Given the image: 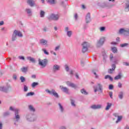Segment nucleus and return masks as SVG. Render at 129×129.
Instances as JSON below:
<instances>
[{"mask_svg":"<svg viewBox=\"0 0 129 129\" xmlns=\"http://www.w3.org/2000/svg\"><path fill=\"white\" fill-rule=\"evenodd\" d=\"M16 36H18V37H23V34H22V33L21 32L15 30L12 36L13 41H15V40H16Z\"/></svg>","mask_w":129,"mask_h":129,"instance_id":"f257e3e1","label":"nucleus"},{"mask_svg":"<svg viewBox=\"0 0 129 129\" xmlns=\"http://www.w3.org/2000/svg\"><path fill=\"white\" fill-rule=\"evenodd\" d=\"M83 46L82 48V52L83 53H85V52H87V50H88V43L87 42H84L82 44Z\"/></svg>","mask_w":129,"mask_h":129,"instance_id":"f03ea898","label":"nucleus"},{"mask_svg":"<svg viewBox=\"0 0 129 129\" xmlns=\"http://www.w3.org/2000/svg\"><path fill=\"white\" fill-rule=\"evenodd\" d=\"M59 19V15H54V14H51L49 17L48 20L49 21H51L52 20H53L54 21H57Z\"/></svg>","mask_w":129,"mask_h":129,"instance_id":"7ed1b4c3","label":"nucleus"},{"mask_svg":"<svg viewBox=\"0 0 129 129\" xmlns=\"http://www.w3.org/2000/svg\"><path fill=\"white\" fill-rule=\"evenodd\" d=\"M47 59H39V64L40 65V66H42V67H45L46 65H47Z\"/></svg>","mask_w":129,"mask_h":129,"instance_id":"20e7f679","label":"nucleus"},{"mask_svg":"<svg viewBox=\"0 0 129 129\" xmlns=\"http://www.w3.org/2000/svg\"><path fill=\"white\" fill-rule=\"evenodd\" d=\"M94 92L100 91V92H102V85L100 84H98V88H94Z\"/></svg>","mask_w":129,"mask_h":129,"instance_id":"39448f33","label":"nucleus"},{"mask_svg":"<svg viewBox=\"0 0 129 129\" xmlns=\"http://www.w3.org/2000/svg\"><path fill=\"white\" fill-rule=\"evenodd\" d=\"M10 110H14V111H15V116L17 119H18V118H20V115L18 114L19 112L18 109H15L13 108V107H10Z\"/></svg>","mask_w":129,"mask_h":129,"instance_id":"423d86ee","label":"nucleus"},{"mask_svg":"<svg viewBox=\"0 0 129 129\" xmlns=\"http://www.w3.org/2000/svg\"><path fill=\"white\" fill-rule=\"evenodd\" d=\"M46 92H48V93H49V94H53L55 97H58V94L56 93L55 90H52L51 91H50L49 90H46Z\"/></svg>","mask_w":129,"mask_h":129,"instance_id":"0eeeda50","label":"nucleus"},{"mask_svg":"<svg viewBox=\"0 0 129 129\" xmlns=\"http://www.w3.org/2000/svg\"><path fill=\"white\" fill-rule=\"evenodd\" d=\"M104 41H105V38L104 37L101 38L97 43V46L100 47V46H102V45H103V43H104Z\"/></svg>","mask_w":129,"mask_h":129,"instance_id":"6e6552de","label":"nucleus"},{"mask_svg":"<svg viewBox=\"0 0 129 129\" xmlns=\"http://www.w3.org/2000/svg\"><path fill=\"white\" fill-rule=\"evenodd\" d=\"M113 115L114 116H115V117H117V119L116 121V123L119 122V121L122 119V116H119L117 113H114Z\"/></svg>","mask_w":129,"mask_h":129,"instance_id":"1a4fd4ad","label":"nucleus"},{"mask_svg":"<svg viewBox=\"0 0 129 129\" xmlns=\"http://www.w3.org/2000/svg\"><path fill=\"white\" fill-rule=\"evenodd\" d=\"M67 85H68V86H70L71 87H73V88H76L77 86L76 85L68 81L66 82Z\"/></svg>","mask_w":129,"mask_h":129,"instance_id":"9d476101","label":"nucleus"},{"mask_svg":"<svg viewBox=\"0 0 129 129\" xmlns=\"http://www.w3.org/2000/svg\"><path fill=\"white\" fill-rule=\"evenodd\" d=\"M91 108H93V109L101 108V105H93L91 106Z\"/></svg>","mask_w":129,"mask_h":129,"instance_id":"9b49d317","label":"nucleus"},{"mask_svg":"<svg viewBox=\"0 0 129 129\" xmlns=\"http://www.w3.org/2000/svg\"><path fill=\"white\" fill-rule=\"evenodd\" d=\"M115 70V64H112V69H110L108 70V73L110 74L112 73V72L114 71Z\"/></svg>","mask_w":129,"mask_h":129,"instance_id":"f8f14e48","label":"nucleus"},{"mask_svg":"<svg viewBox=\"0 0 129 129\" xmlns=\"http://www.w3.org/2000/svg\"><path fill=\"white\" fill-rule=\"evenodd\" d=\"M27 4L30 5V7H33L35 5V2L33 0H28Z\"/></svg>","mask_w":129,"mask_h":129,"instance_id":"ddd939ff","label":"nucleus"},{"mask_svg":"<svg viewBox=\"0 0 129 129\" xmlns=\"http://www.w3.org/2000/svg\"><path fill=\"white\" fill-rule=\"evenodd\" d=\"M86 21L87 23H89V22H90V13L87 14L86 17Z\"/></svg>","mask_w":129,"mask_h":129,"instance_id":"4468645a","label":"nucleus"},{"mask_svg":"<svg viewBox=\"0 0 129 129\" xmlns=\"http://www.w3.org/2000/svg\"><path fill=\"white\" fill-rule=\"evenodd\" d=\"M1 91H3L4 92H8L9 90V88H5L4 87H0Z\"/></svg>","mask_w":129,"mask_h":129,"instance_id":"2eb2a0df","label":"nucleus"},{"mask_svg":"<svg viewBox=\"0 0 129 129\" xmlns=\"http://www.w3.org/2000/svg\"><path fill=\"white\" fill-rule=\"evenodd\" d=\"M40 44H41V45H46L47 43H48V42L47 41V40H45L44 39H41L39 41Z\"/></svg>","mask_w":129,"mask_h":129,"instance_id":"dca6fc26","label":"nucleus"},{"mask_svg":"<svg viewBox=\"0 0 129 129\" xmlns=\"http://www.w3.org/2000/svg\"><path fill=\"white\" fill-rule=\"evenodd\" d=\"M60 89H61L62 91L63 92H66V93H68V89L66 87H62V86H60Z\"/></svg>","mask_w":129,"mask_h":129,"instance_id":"f3484780","label":"nucleus"},{"mask_svg":"<svg viewBox=\"0 0 129 129\" xmlns=\"http://www.w3.org/2000/svg\"><path fill=\"white\" fill-rule=\"evenodd\" d=\"M27 58L28 60L30 61V62H32V63H35V58H34L31 56H28Z\"/></svg>","mask_w":129,"mask_h":129,"instance_id":"a211bd4d","label":"nucleus"},{"mask_svg":"<svg viewBox=\"0 0 129 129\" xmlns=\"http://www.w3.org/2000/svg\"><path fill=\"white\" fill-rule=\"evenodd\" d=\"M107 106L106 107L105 109H106V110H108V109H109V108H110V107H111L112 104L110 103H107Z\"/></svg>","mask_w":129,"mask_h":129,"instance_id":"6ab92c4d","label":"nucleus"},{"mask_svg":"<svg viewBox=\"0 0 129 129\" xmlns=\"http://www.w3.org/2000/svg\"><path fill=\"white\" fill-rule=\"evenodd\" d=\"M50 5H54V4H55L56 3V0H47Z\"/></svg>","mask_w":129,"mask_h":129,"instance_id":"aec40b11","label":"nucleus"},{"mask_svg":"<svg viewBox=\"0 0 129 129\" xmlns=\"http://www.w3.org/2000/svg\"><path fill=\"white\" fill-rule=\"evenodd\" d=\"M59 68H60V67H59V66L58 65L55 64L53 66L54 71H56V70H59Z\"/></svg>","mask_w":129,"mask_h":129,"instance_id":"412c9836","label":"nucleus"},{"mask_svg":"<svg viewBox=\"0 0 129 129\" xmlns=\"http://www.w3.org/2000/svg\"><path fill=\"white\" fill-rule=\"evenodd\" d=\"M109 79L110 81H112L113 79L111 77H110L109 75H106L105 76V79Z\"/></svg>","mask_w":129,"mask_h":129,"instance_id":"4be33fe9","label":"nucleus"},{"mask_svg":"<svg viewBox=\"0 0 129 129\" xmlns=\"http://www.w3.org/2000/svg\"><path fill=\"white\" fill-rule=\"evenodd\" d=\"M111 50L113 53H116L117 52V49L115 47H111Z\"/></svg>","mask_w":129,"mask_h":129,"instance_id":"5701e85b","label":"nucleus"},{"mask_svg":"<svg viewBox=\"0 0 129 129\" xmlns=\"http://www.w3.org/2000/svg\"><path fill=\"white\" fill-rule=\"evenodd\" d=\"M21 70L22 72L26 73L27 71H28V68L23 67V68L21 69Z\"/></svg>","mask_w":129,"mask_h":129,"instance_id":"b1692460","label":"nucleus"},{"mask_svg":"<svg viewBox=\"0 0 129 129\" xmlns=\"http://www.w3.org/2000/svg\"><path fill=\"white\" fill-rule=\"evenodd\" d=\"M121 78V76L120 75L116 76V77H114V80H118V79H120Z\"/></svg>","mask_w":129,"mask_h":129,"instance_id":"393cba45","label":"nucleus"},{"mask_svg":"<svg viewBox=\"0 0 129 129\" xmlns=\"http://www.w3.org/2000/svg\"><path fill=\"white\" fill-rule=\"evenodd\" d=\"M34 92H29L26 94V96H31L32 95H34Z\"/></svg>","mask_w":129,"mask_h":129,"instance_id":"a878e982","label":"nucleus"},{"mask_svg":"<svg viewBox=\"0 0 129 129\" xmlns=\"http://www.w3.org/2000/svg\"><path fill=\"white\" fill-rule=\"evenodd\" d=\"M81 93H82L83 94H87V92H86V91H85V90H84V89H82L81 90Z\"/></svg>","mask_w":129,"mask_h":129,"instance_id":"bb28decb","label":"nucleus"},{"mask_svg":"<svg viewBox=\"0 0 129 129\" xmlns=\"http://www.w3.org/2000/svg\"><path fill=\"white\" fill-rule=\"evenodd\" d=\"M29 108L30 110H31L32 111H35V108H34L33 107H32V105H29Z\"/></svg>","mask_w":129,"mask_h":129,"instance_id":"cd10ccee","label":"nucleus"},{"mask_svg":"<svg viewBox=\"0 0 129 129\" xmlns=\"http://www.w3.org/2000/svg\"><path fill=\"white\" fill-rule=\"evenodd\" d=\"M44 15H45V12L43 11H41L40 12V17L41 18H43L44 17Z\"/></svg>","mask_w":129,"mask_h":129,"instance_id":"c85d7f7f","label":"nucleus"},{"mask_svg":"<svg viewBox=\"0 0 129 129\" xmlns=\"http://www.w3.org/2000/svg\"><path fill=\"white\" fill-rule=\"evenodd\" d=\"M38 83L34 82L32 84V87H35V86H37V85H38Z\"/></svg>","mask_w":129,"mask_h":129,"instance_id":"c756f323","label":"nucleus"},{"mask_svg":"<svg viewBox=\"0 0 129 129\" xmlns=\"http://www.w3.org/2000/svg\"><path fill=\"white\" fill-rule=\"evenodd\" d=\"M67 35L69 37H71V35H72V31H68L67 32Z\"/></svg>","mask_w":129,"mask_h":129,"instance_id":"7c9ffc66","label":"nucleus"},{"mask_svg":"<svg viewBox=\"0 0 129 129\" xmlns=\"http://www.w3.org/2000/svg\"><path fill=\"white\" fill-rule=\"evenodd\" d=\"M42 51H43L44 54H46V55H49V52H48L45 49H43Z\"/></svg>","mask_w":129,"mask_h":129,"instance_id":"2f4dec72","label":"nucleus"},{"mask_svg":"<svg viewBox=\"0 0 129 129\" xmlns=\"http://www.w3.org/2000/svg\"><path fill=\"white\" fill-rule=\"evenodd\" d=\"M24 91H25V92L28 91V87H27V86L24 85Z\"/></svg>","mask_w":129,"mask_h":129,"instance_id":"473e14b6","label":"nucleus"},{"mask_svg":"<svg viewBox=\"0 0 129 129\" xmlns=\"http://www.w3.org/2000/svg\"><path fill=\"white\" fill-rule=\"evenodd\" d=\"M20 80L21 81V82H25V78L24 77H21Z\"/></svg>","mask_w":129,"mask_h":129,"instance_id":"72a5a7b5","label":"nucleus"},{"mask_svg":"<svg viewBox=\"0 0 129 129\" xmlns=\"http://www.w3.org/2000/svg\"><path fill=\"white\" fill-rule=\"evenodd\" d=\"M128 44L127 43H123L120 44V47H125V46H127Z\"/></svg>","mask_w":129,"mask_h":129,"instance_id":"f704fd0d","label":"nucleus"},{"mask_svg":"<svg viewBox=\"0 0 129 129\" xmlns=\"http://www.w3.org/2000/svg\"><path fill=\"white\" fill-rule=\"evenodd\" d=\"M58 105L59 106L60 109L61 110V111H63V107L61 105V104L58 103Z\"/></svg>","mask_w":129,"mask_h":129,"instance_id":"c9c22d12","label":"nucleus"},{"mask_svg":"<svg viewBox=\"0 0 129 129\" xmlns=\"http://www.w3.org/2000/svg\"><path fill=\"white\" fill-rule=\"evenodd\" d=\"M65 69H66V71H69V67H68V66H67V65H66Z\"/></svg>","mask_w":129,"mask_h":129,"instance_id":"e433bc0d","label":"nucleus"},{"mask_svg":"<svg viewBox=\"0 0 129 129\" xmlns=\"http://www.w3.org/2000/svg\"><path fill=\"white\" fill-rule=\"evenodd\" d=\"M100 30L101 31H104V30H105V27H100Z\"/></svg>","mask_w":129,"mask_h":129,"instance_id":"4c0bfd02","label":"nucleus"},{"mask_svg":"<svg viewBox=\"0 0 129 129\" xmlns=\"http://www.w3.org/2000/svg\"><path fill=\"white\" fill-rule=\"evenodd\" d=\"M113 58V54H110V60H112V59Z\"/></svg>","mask_w":129,"mask_h":129,"instance_id":"58836bf2","label":"nucleus"},{"mask_svg":"<svg viewBox=\"0 0 129 129\" xmlns=\"http://www.w3.org/2000/svg\"><path fill=\"white\" fill-rule=\"evenodd\" d=\"M119 98H120V99L122 98V92L120 93V94H119Z\"/></svg>","mask_w":129,"mask_h":129,"instance_id":"ea45409f","label":"nucleus"},{"mask_svg":"<svg viewBox=\"0 0 129 129\" xmlns=\"http://www.w3.org/2000/svg\"><path fill=\"white\" fill-rule=\"evenodd\" d=\"M109 89H110V90L113 89V86L112 85H110L109 86Z\"/></svg>","mask_w":129,"mask_h":129,"instance_id":"a19ab883","label":"nucleus"},{"mask_svg":"<svg viewBox=\"0 0 129 129\" xmlns=\"http://www.w3.org/2000/svg\"><path fill=\"white\" fill-rule=\"evenodd\" d=\"M19 59H22V60H25V57L24 56H19Z\"/></svg>","mask_w":129,"mask_h":129,"instance_id":"79ce46f5","label":"nucleus"},{"mask_svg":"<svg viewBox=\"0 0 129 129\" xmlns=\"http://www.w3.org/2000/svg\"><path fill=\"white\" fill-rule=\"evenodd\" d=\"M71 103L72 105H73V106H75V104L74 103V101H73V100H71Z\"/></svg>","mask_w":129,"mask_h":129,"instance_id":"37998d69","label":"nucleus"},{"mask_svg":"<svg viewBox=\"0 0 129 129\" xmlns=\"http://www.w3.org/2000/svg\"><path fill=\"white\" fill-rule=\"evenodd\" d=\"M26 12L27 14H31V10L30 9H27Z\"/></svg>","mask_w":129,"mask_h":129,"instance_id":"c03bdc74","label":"nucleus"},{"mask_svg":"<svg viewBox=\"0 0 129 129\" xmlns=\"http://www.w3.org/2000/svg\"><path fill=\"white\" fill-rule=\"evenodd\" d=\"M109 94L110 97L112 98V92H109Z\"/></svg>","mask_w":129,"mask_h":129,"instance_id":"a18cd8bd","label":"nucleus"},{"mask_svg":"<svg viewBox=\"0 0 129 129\" xmlns=\"http://www.w3.org/2000/svg\"><path fill=\"white\" fill-rule=\"evenodd\" d=\"M118 87H119L120 88H121V86H122L121 83H118Z\"/></svg>","mask_w":129,"mask_h":129,"instance_id":"49530a36","label":"nucleus"},{"mask_svg":"<svg viewBox=\"0 0 129 129\" xmlns=\"http://www.w3.org/2000/svg\"><path fill=\"white\" fill-rule=\"evenodd\" d=\"M59 48H60V46H56L55 47V50L57 51V50H59Z\"/></svg>","mask_w":129,"mask_h":129,"instance_id":"de8ad7c7","label":"nucleus"},{"mask_svg":"<svg viewBox=\"0 0 129 129\" xmlns=\"http://www.w3.org/2000/svg\"><path fill=\"white\" fill-rule=\"evenodd\" d=\"M94 75H95V78H98V75L96 74V73L94 72Z\"/></svg>","mask_w":129,"mask_h":129,"instance_id":"09e8293b","label":"nucleus"},{"mask_svg":"<svg viewBox=\"0 0 129 129\" xmlns=\"http://www.w3.org/2000/svg\"><path fill=\"white\" fill-rule=\"evenodd\" d=\"M75 18L76 20H77V18H78V15H77V14H76L75 15Z\"/></svg>","mask_w":129,"mask_h":129,"instance_id":"8fccbe9b","label":"nucleus"},{"mask_svg":"<svg viewBox=\"0 0 129 129\" xmlns=\"http://www.w3.org/2000/svg\"><path fill=\"white\" fill-rule=\"evenodd\" d=\"M123 64L125 65L126 66H128V62H123Z\"/></svg>","mask_w":129,"mask_h":129,"instance_id":"3c124183","label":"nucleus"},{"mask_svg":"<svg viewBox=\"0 0 129 129\" xmlns=\"http://www.w3.org/2000/svg\"><path fill=\"white\" fill-rule=\"evenodd\" d=\"M3 128V124L2 123V122H0V129H2Z\"/></svg>","mask_w":129,"mask_h":129,"instance_id":"603ef678","label":"nucleus"},{"mask_svg":"<svg viewBox=\"0 0 129 129\" xmlns=\"http://www.w3.org/2000/svg\"><path fill=\"white\" fill-rule=\"evenodd\" d=\"M4 25V21H1L0 22V26H3Z\"/></svg>","mask_w":129,"mask_h":129,"instance_id":"864d4df0","label":"nucleus"},{"mask_svg":"<svg viewBox=\"0 0 129 129\" xmlns=\"http://www.w3.org/2000/svg\"><path fill=\"white\" fill-rule=\"evenodd\" d=\"M32 78H34V79L36 78V75H32Z\"/></svg>","mask_w":129,"mask_h":129,"instance_id":"5fc2aeb1","label":"nucleus"},{"mask_svg":"<svg viewBox=\"0 0 129 129\" xmlns=\"http://www.w3.org/2000/svg\"><path fill=\"white\" fill-rule=\"evenodd\" d=\"M111 44H112L113 45H116V42H111Z\"/></svg>","mask_w":129,"mask_h":129,"instance_id":"6e6d98bb","label":"nucleus"},{"mask_svg":"<svg viewBox=\"0 0 129 129\" xmlns=\"http://www.w3.org/2000/svg\"><path fill=\"white\" fill-rule=\"evenodd\" d=\"M116 40L117 41H119V37H117Z\"/></svg>","mask_w":129,"mask_h":129,"instance_id":"4d7b16f0","label":"nucleus"},{"mask_svg":"<svg viewBox=\"0 0 129 129\" xmlns=\"http://www.w3.org/2000/svg\"><path fill=\"white\" fill-rule=\"evenodd\" d=\"M68 30H69L68 27H66L65 29V30L67 32V31H68Z\"/></svg>","mask_w":129,"mask_h":129,"instance_id":"13d9d810","label":"nucleus"},{"mask_svg":"<svg viewBox=\"0 0 129 129\" xmlns=\"http://www.w3.org/2000/svg\"><path fill=\"white\" fill-rule=\"evenodd\" d=\"M42 4H45V0H41Z\"/></svg>","mask_w":129,"mask_h":129,"instance_id":"bf43d9fd","label":"nucleus"},{"mask_svg":"<svg viewBox=\"0 0 129 129\" xmlns=\"http://www.w3.org/2000/svg\"><path fill=\"white\" fill-rule=\"evenodd\" d=\"M70 74H71V75L73 74V71H71L70 72Z\"/></svg>","mask_w":129,"mask_h":129,"instance_id":"052dcab7","label":"nucleus"},{"mask_svg":"<svg viewBox=\"0 0 129 129\" xmlns=\"http://www.w3.org/2000/svg\"><path fill=\"white\" fill-rule=\"evenodd\" d=\"M57 27H54V30H55V31H57Z\"/></svg>","mask_w":129,"mask_h":129,"instance_id":"680f3d73","label":"nucleus"},{"mask_svg":"<svg viewBox=\"0 0 129 129\" xmlns=\"http://www.w3.org/2000/svg\"><path fill=\"white\" fill-rule=\"evenodd\" d=\"M125 129H129V127L128 126H126Z\"/></svg>","mask_w":129,"mask_h":129,"instance_id":"e2e57ef3","label":"nucleus"},{"mask_svg":"<svg viewBox=\"0 0 129 129\" xmlns=\"http://www.w3.org/2000/svg\"><path fill=\"white\" fill-rule=\"evenodd\" d=\"M83 9H85V6L84 5H82Z\"/></svg>","mask_w":129,"mask_h":129,"instance_id":"0e129e2a","label":"nucleus"},{"mask_svg":"<svg viewBox=\"0 0 129 129\" xmlns=\"http://www.w3.org/2000/svg\"><path fill=\"white\" fill-rule=\"evenodd\" d=\"M60 129H66V128H65V127H61L60 128Z\"/></svg>","mask_w":129,"mask_h":129,"instance_id":"69168bd1","label":"nucleus"},{"mask_svg":"<svg viewBox=\"0 0 129 129\" xmlns=\"http://www.w3.org/2000/svg\"><path fill=\"white\" fill-rule=\"evenodd\" d=\"M76 77H77V78H79V77L77 75H76Z\"/></svg>","mask_w":129,"mask_h":129,"instance_id":"338daca9","label":"nucleus"},{"mask_svg":"<svg viewBox=\"0 0 129 129\" xmlns=\"http://www.w3.org/2000/svg\"><path fill=\"white\" fill-rule=\"evenodd\" d=\"M5 114V115H8V114H9V113H6Z\"/></svg>","mask_w":129,"mask_h":129,"instance_id":"774afa93","label":"nucleus"}]
</instances>
